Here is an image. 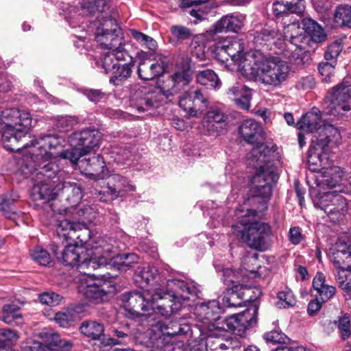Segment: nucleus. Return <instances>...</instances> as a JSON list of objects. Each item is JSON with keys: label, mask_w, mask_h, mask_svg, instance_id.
Segmentation results:
<instances>
[{"label": "nucleus", "mask_w": 351, "mask_h": 351, "mask_svg": "<svg viewBox=\"0 0 351 351\" xmlns=\"http://www.w3.org/2000/svg\"><path fill=\"white\" fill-rule=\"evenodd\" d=\"M278 298L277 306L279 308H289L293 306L296 303L295 298L290 289L279 292Z\"/></svg>", "instance_id": "53"}, {"label": "nucleus", "mask_w": 351, "mask_h": 351, "mask_svg": "<svg viewBox=\"0 0 351 351\" xmlns=\"http://www.w3.org/2000/svg\"><path fill=\"white\" fill-rule=\"evenodd\" d=\"M264 59L261 53L258 52H243L234 63L246 74H258L260 71L258 66Z\"/></svg>", "instance_id": "27"}, {"label": "nucleus", "mask_w": 351, "mask_h": 351, "mask_svg": "<svg viewBox=\"0 0 351 351\" xmlns=\"http://www.w3.org/2000/svg\"><path fill=\"white\" fill-rule=\"evenodd\" d=\"M324 123L322 118L321 111L315 107H313L310 111L302 116L297 122L296 126L300 131L304 133L317 134L319 128Z\"/></svg>", "instance_id": "24"}, {"label": "nucleus", "mask_w": 351, "mask_h": 351, "mask_svg": "<svg viewBox=\"0 0 351 351\" xmlns=\"http://www.w3.org/2000/svg\"><path fill=\"white\" fill-rule=\"evenodd\" d=\"M80 330L84 335L92 339H99L103 338L104 328V326L93 320L84 321L81 324Z\"/></svg>", "instance_id": "35"}, {"label": "nucleus", "mask_w": 351, "mask_h": 351, "mask_svg": "<svg viewBox=\"0 0 351 351\" xmlns=\"http://www.w3.org/2000/svg\"><path fill=\"white\" fill-rule=\"evenodd\" d=\"M78 292L88 301L98 304L107 301L114 287L107 282H96L88 276H83L79 280Z\"/></svg>", "instance_id": "18"}, {"label": "nucleus", "mask_w": 351, "mask_h": 351, "mask_svg": "<svg viewBox=\"0 0 351 351\" xmlns=\"http://www.w3.org/2000/svg\"><path fill=\"white\" fill-rule=\"evenodd\" d=\"M313 289L317 291V297L326 302L330 300L336 293V287L326 284V277L322 272H317L313 280Z\"/></svg>", "instance_id": "30"}, {"label": "nucleus", "mask_w": 351, "mask_h": 351, "mask_svg": "<svg viewBox=\"0 0 351 351\" xmlns=\"http://www.w3.org/2000/svg\"><path fill=\"white\" fill-rule=\"evenodd\" d=\"M17 334L14 330L6 328L0 329V348L6 346L8 342L14 341L17 340Z\"/></svg>", "instance_id": "57"}, {"label": "nucleus", "mask_w": 351, "mask_h": 351, "mask_svg": "<svg viewBox=\"0 0 351 351\" xmlns=\"http://www.w3.org/2000/svg\"><path fill=\"white\" fill-rule=\"evenodd\" d=\"M132 36L141 45L144 46L152 51H155L157 49V43L152 37L140 32L137 30H131Z\"/></svg>", "instance_id": "46"}, {"label": "nucleus", "mask_w": 351, "mask_h": 351, "mask_svg": "<svg viewBox=\"0 0 351 351\" xmlns=\"http://www.w3.org/2000/svg\"><path fill=\"white\" fill-rule=\"evenodd\" d=\"M334 21L339 26L351 27V5H340L334 13Z\"/></svg>", "instance_id": "40"}, {"label": "nucleus", "mask_w": 351, "mask_h": 351, "mask_svg": "<svg viewBox=\"0 0 351 351\" xmlns=\"http://www.w3.org/2000/svg\"><path fill=\"white\" fill-rule=\"evenodd\" d=\"M31 256L42 266H49L51 263L49 253L40 246H36L31 251Z\"/></svg>", "instance_id": "47"}, {"label": "nucleus", "mask_w": 351, "mask_h": 351, "mask_svg": "<svg viewBox=\"0 0 351 351\" xmlns=\"http://www.w3.org/2000/svg\"><path fill=\"white\" fill-rule=\"evenodd\" d=\"M206 351H225L224 339L213 335L208 336L206 340Z\"/></svg>", "instance_id": "54"}, {"label": "nucleus", "mask_w": 351, "mask_h": 351, "mask_svg": "<svg viewBox=\"0 0 351 351\" xmlns=\"http://www.w3.org/2000/svg\"><path fill=\"white\" fill-rule=\"evenodd\" d=\"M246 21L245 14L240 12L227 14L221 17L211 26L210 32L213 34L241 32Z\"/></svg>", "instance_id": "20"}, {"label": "nucleus", "mask_w": 351, "mask_h": 351, "mask_svg": "<svg viewBox=\"0 0 351 351\" xmlns=\"http://www.w3.org/2000/svg\"><path fill=\"white\" fill-rule=\"evenodd\" d=\"M80 163V167L84 169L86 175L94 180H103L108 176L104 159L99 154L81 160Z\"/></svg>", "instance_id": "22"}, {"label": "nucleus", "mask_w": 351, "mask_h": 351, "mask_svg": "<svg viewBox=\"0 0 351 351\" xmlns=\"http://www.w3.org/2000/svg\"><path fill=\"white\" fill-rule=\"evenodd\" d=\"M226 116L218 110L208 111L202 120V125L209 135L219 134L226 126Z\"/></svg>", "instance_id": "26"}, {"label": "nucleus", "mask_w": 351, "mask_h": 351, "mask_svg": "<svg viewBox=\"0 0 351 351\" xmlns=\"http://www.w3.org/2000/svg\"><path fill=\"white\" fill-rule=\"evenodd\" d=\"M20 308L15 304H5L3 307V321L12 324L16 319L21 318Z\"/></svg>", "instance_id": "48"}, {"label": "nucleus", "mask_w": 351, "mask_h": 351, "mask_svg": "<svg viewBox=\"0 0 351 351\" xmlns=\"http://www.w3.org/2000/svg\"><path fill=\"white\" fill-rule=\"evenodd\" d=\"M95 39L103 49H108L104 55L126 51L124 49L122 29L111 17H105L99 20L95 32Z\"/></svg>", "instance_id": "14"}, {"label": "nucleus", "mask_w": 351, "mask_h": 351, "mask_svg": "<svg viewBox=\"0 0 351 351\" xmlns=\"http://www.w3.org/2000/svg\"><path fill=\"white\" fill-rule=\"evenodd\" d=\"M29 130H27V137L20 143L17 145L16 151L28 147H32L33 149L30 152V158L27 162H30L35 165H43L49 162H54L57 164L56 160L51 159L53 156L49 151L56 149L62 145L64 140L56 134H47L40 136L39 138H33L29 140Z\"/></svg>", "instance_id": "10"}, {"label": "nucleus", "mask_w": 351, "mask_h": 351, "mask_svg": "<svg viewBox=\"0 0 351 351\" xmlns=\"http://www.w3.org/2000/svg\"><path fill=\"white\" fill-rule=\"evenodd\" d=\"M316 206L322 210L333 221H339L348 211L346 199L341 194L333 192L326 193L321 197Z\"/></svg>", "instance_id": "19"}, {"label": "nucleus", "mask_w": 351, "mask_h": 351, "mask_svg": "<svg viewBox=\"0 0 351 351\" xmlns=\"http://www.w3.org/2000/svg\"><path fill=\"white\" fill-rule=\"evenodd\" d=\"M57 235L63 241L71 242L75 245L88 244L92 250H95V256H101L94 247L98 240L103 237H97L94 243H92L90 230L84 225L77 222H71L66 219L59 220L56 228Z\"/></svg>", "instance_id": "15"}, {"label": "nucleus", "mask_w": 351, "mask_h": 351, "mask_svg": "<svg viewBox=\"0 0 351 351\" xmlns=\"http://www.w3.org/2000/svg\"><path fill=\"white\" fill-rule=\"evenodd\" d=\"M32 120L30 113L26 110L8 108L1 112L0 134L6 149L16 152L17 145L26 138Z\"/></svg>", "instance_id": "7"}, {"label": "nucleus", "mask_w": 351, "mask_h": 351, "mask_svg": "<svg viewBox=\"0 0 351 351\" xmlns=\"http://www.w3.org/2000/svg\"><path fill=\"white\" fill-rule=\"evenodd\" d=\"M262 132L261 125L252 119L242 121L239 128V133L245 142L250 144L256 143L250 152L252 160L260 165L253 178V183L256 194L263 198H268L272 193L271 184L278 179L276 167L274 164V160L278 157L276 153L277 147L258 143Z\"/></svg>", "instance_id": "2"}, {"label": "nucleus", "mask_w": 351, "mask_h": 351, "mask_svg": "<svg viewBox=\"0 0 351 351\" xmlns=\"http://www.w3.org/2000/svg\"><path fill=\"white\" fill-rule=\"evenodd\" d=\"M196 81L198 84L208 88H219L221 82L217 75L211 69L199 71L196 74Z\"/></svg>", "instance_id": "36"}, {"label": "nucleus", "mask_w": 351, "mask_h": 351, "mask_svg": "<svg viewBox=\"0 0 351 351\" xmlns=\"http://www.w3.org/2000/svg\"><path fill=\"white\" fill-rule=\"evenodd\" d=\"M241 289L242 287L239 286H234L231 289V293L230 295L226 297H223L222 299L223 304L227 307H239L241 306L243 302H247L249 300H255L258 297H259L261 294V292L259 289H256L257 296L254 298H245L247 295H249L251 290L249 289H245L243 292L239 293V289Z\"/></svg>", "instance_id": "31"}, {"label": "nucleus", "mask_w": 351, "mask_h": 351, "mask_svg": "<svg viewBox=\"0 0 351 351\" xmlns=\"http://www.w3.org/2000/svg\"><path fill=\"white\" fill-rule=\"evenodd\" d=\"M241 213L243 210H236V214L241 215L243 218L232 225L233 234L250 248L261 252L265 251L269 246L268 239L271 234V226L264 222L250 220L249 217L256 215L255 210L247 209L243 215Z\"/></svg>", "instance_id": "6"}, {"label": "nucleus", "mask_w": 351, "mask_h": 351, "mask_svg": "<svg viewBox=\"0 0 351 351\" xmlns=\"http://www.w3.org/2000/svg\"><path fill=\"white\" fill-rule=\"evenodd\" d=\"M64 177L59 181L60 191L65 197L71 206H76L82 197V189L80 184L64 181Z\"/></svg>", "instance_id": "29"}, {"label": "nucleus", "mask_w": 351, "mask_h": 351, "mask_svg": "<svg viewBox=\"0 0 351 351\" xmlns=\"http://www.w3.org/2000/svg\"><path fill=\"white\" fill-rule=\"evenodd\" d=\"M327 113L334 116L342 115L351 110V83L344 80L335 86L326 97Z\"/></svg>", "instance_id": "17"}, {"label": "nucleus", "mask_w": 351, "mask_h": 351, "mask_svg": "<svg viewBox=\"0 0 351 351\" xmlns=\"http://www.w3.org/2000/svg\"><path fill=\"white\" fill-rule=\"evenodd\" d=\"M193 101L196 109V115L202 113L208 106V100L200 89L191 90Z\"/></svg>", "instance_id": "50"}, {"label": "nucleus", "mask_w": 351, "mask_h": 351, "mask_svg": "<svg viewBox=\"0 0 351 351\" xmlns=\"http://www.w3.org/2000/svg\"><path fill=\"white\" fill-rule=\"evenodd\" d=\"M40 301L42 304L51 306H56L61 302L62 297L54 292H46L40 295Z\"/></svg>", "instance_id": "55"}, {"label": "nucleus", "mask_w": 351, "mask_h": 351, "mask_svg": "<svg viewBox=\"0 0 351 351\" xmlns=\"http://www.w3.org/2000/svg\"><path fill=\"white\" fill-rule=\"evenodd\" d=\"M101 67L106 74H110L109 82L119 86L129 78L132 73V58L127 51H119L117 53L104 55Z\"/></svg>", "instance_id": "13"}, {"label": "nucleus", "mask_w": 351, "mask_h": 351, "mask_svg": "<svg viewBox=\"0 0 351 351\" xmlns=\"http://www.w3.org/2000/svg\"><path fill=\"white\" fill-rule=\"evenodd\" d=\"M211 7L208 4L195 7L189 10V13L191 16L195 17L199 21H203L206 19V15L210 12Z\"/></svg>", "instance_id": "61"}, {"label": "nucleus", "mask_w": 351, "mask_h": 351, "mask_svg": "<svg viewBox=\"0 0 351 351\" xmlns=\"http://www.w3.org/2000/svg\"><path fill=\"white\" fill-rule=\"evenodd\" d=\"M282 40L288 41L291 45L295 47V49H298L301 52L309 53L311 51L309 38L304 35L299 34L289 37L287 35V37L284 36Z\"/></svg>", "instance_id": "43"}, {"label": "nucleus", "mask_w": 351, "mask_h": 351, "mask_svg": "<svg viewBox=\"0 0 351 351\" xmlns=\"http://www.w3.org/2000/svg\"><path fill=\"white\" fill-rule=\"evenodd\" d=\"M263 83L277 86L287 79L289 67L287 63L276 57L265 58L258 66Z\"/></svg>", "instance_id": "16"}, {"label": "nucleus", "mask_w": 351, "mask_h": 351, "mask_svg": "<svg viewBox=\"0 0 351 351\" xmlns=\"http://www.w3.org/2000/svg\"><path fill=\"white\" fill-rule=\"evenodd\" d=\"M284 36L287 37L286 33L284 34L280 32L276 25L266 26L260 32H257L255 36L256 42L262 44L263 42H271L277 40H282Z\"/></svg>", "instance_id": "37"}, {"label": "nucleus", "mask_w": 351, "mask_h": 351, "mask_svg": "<svg viewBox=\"0 0 351 351\" xmlns=\"http://www.w3.org/2000/svg\"><path fill=\"white\" fill-rule=\"evenodd\" d=\"M83 94L89 101L94 103L103 101L107 99V95L99 89H84Z\"/></svg>", "instance_id": "56"}, {"label": "nucleus", "mask_w": 351, "mask_h": 351, "mask_svg": "<svg viewBox=\"0 0 351 351\" xmlns=\"http://www.w3.org/2000/svg\"><path fill=\"white\" fill-rule=\"evenodd\" d=\"M272 10L277 18L287 16L289 14L287 1H276L273 3Z\"/></svg>", "instance_id": "60"}, {"label": "nucleus", "mask_w": 351, "mask_h": 351, "mask_svg": "<svg viewBox=\"0 0 351 351\" xmlns=\"http://www.w3.org/2000/svg\"><path fill=\"white\" fill-rule=\"evenodd\" d=\"M222 312V308L219 301L216 300L197 304L194 309L195 318L207 326L209 330H211V327L223 328L242 337L247 330L257 325L258 307L255 305L245 309L242 313L226 317L223 319L221 326H219V322H217L215 326V322L219 320Z\"/></svg>", "instance_id": "3"}, {"label": "nucleus", "mask_w": 351, "mask_h": 351, "mask_svg": "<svg viewBox=\"0 0 351 351\" xmlns=\"http://www.w3.org/2000/svg\"><path fill=\"white\" fill-rule=\"evenodd\" d=\"M179 106L191 117L196 116V109L191 90L184 94L179 100Z\"/></svg>", "instance_id": "52"}, {"label": "nucleus", "mask_w": 351, "mask_h": 351, "mask_svg": "<svg viewBox=\"0 0 351 351\" xmlns=\"http://www.w3.org/2000/svg\"><path fill=\"white\" fill-rule=\"evenodd\" d=\"M302 24L304 32L308 36L310 42L317 45L325 41L327 35L323 27L317 21L311 18H304Z\"/></svg>", "instance_id": "32"}, {"label": "nucleus", "mask_w": 351, "mask_h": 351, "mask_svg": "<svg viewBox=\"0 0 351 351\" xmlns=\"http://www.w3.org/2000/svg\"><path fill=\"white\" fill-rule=\"evenodd\" d=\"M158 269L149 264L144 263L139 267L135 275V280L145 285L156 279Z\"/></svg>", "instance_id": "38"}, {"label": "nucleus", "mask_w": 351, "mask_h": 351, "mask_svg": "<svg viewBox=\"0 0 351 351\" xmlns=\"http://www.w3.org/2000/svg\"><path fill=\"white\" fill-rule=\"evenodd\" d=\"M76 317L77 315L73 309H67L64 311L56 313L54 320L61 327L67 328L73 324Z\"/></svg>", "instance_id": "45"}, {"label": "nucleus", "mask_w": 351, "mask_h": 351, "mask_svg": "<svg viewBox=\"0 0 351 351\" xmlns=\"http://www.w3.org/2000/svg\"><path fill=\"white\" fill-rule=\"evenodd\" d=\"M46 343L51 350H69L72 347L71 341L62 339L58 334L54 332L47 335Z\"/></svg>", "instance_id": "42"}, {"label": "nucleus", "mask_w": 351, "mask_h": 351, "mask_svg": "<svg viewBox=\"0 0 351 351\" xmlns=\"http://www.w3.org/2000/svg\"><path fill=\"white\" fill-rule=\"evenodd\" d=\"M335 280L339 287L343 290L351 293V269L340 270L335 273Z\"/></svg>", "instance_id": "49"}, {"label": "nucleus", "mask_w": 351, "mask_h": 351, "mask_svg": "<svg viewBox=\"0 0 351 351\" xmlns=\"http://www.w3.org/2000/svg\"><path fill=\"white\" fill-rule=\"evenodd\" d=\"M166 69L167 63L162 60L156 62L143 60L138 64L137 73L139 78L144 81H148L162 75Z\"/></svg>", "instance_id": "25"}, {"label": "nucleus", "mask_w": 351, "mask_h": 351, "mask_svg": "<svg viewBox=\"0 0 351 351\" xmlns=\"http://www.w3.org/2000/svg\"><path fill=\"white\" fill-rule=\"evenodd\" d=\"M193 71L189 66L176 71L168 79H167L160 89H156L148 92L141 99L138 111H147L150 109L159 107L162 103L163 97L167 99L174 95L187 86L192 80Z\"/></svg>", "instance_id": "8"}, {"label": "nucleus", "mask_w": 351, "mask_h": 351, "mask_svg": "<svg viewBox=\"0 0 351 351\" xmlns=\"http://www.w3.org/2000/svg\"><path fill=\"white\" fill-rule=\"evenodd\" d=\"M112 336L104 335L101 343L104 346H113L121 344H128L132 341L133 337L128 328L118 329L112 328L111 329Z\"/></svg>", "instance_id": "33"}, {"label": "nucleus", "mask_w": 351, "mask_h": 351, "mask_svg": "<svg viewBox=\"0 0 351 351\" xmlns=\"http://www.w3.org/2000/svg\"><path fill=\"white\" fill-rule=\"evenodd\" d=\"M177 311L178 310L171 312L167 316L162 315L165 320L156 317L154 322L149 324L148 329L145 332H139L136 338L141 339V343H145L155 351H173L174 348L171 338L176 335L186 334L190 330L188 324H182L177 321H169L167 318Z\"/></svg>", "instance_id": "5"}, {"label": "nucleus", "mask_w": 351, "mask_h": 351, "mask_svg": "<svg viewBox=\"0 0 351 351\" xmlns=\"http://www.w3.org/2000/svg\"><path fill=\"white\" fill-rule=\"evenodd\" d=\"M350 317L344 315L343 317L339 319L337 322L338 329L339 330L341 337L343 339H346L350 335Z\"/></svg>", "instance_id": "58"}, {"label": "nucleus", "mask_w": 351, "mask_h": 351, "mask_svg": "<svg viewBox=\"0 0 351 351\" xmlns=\"http://www.w3.org/2000/svg\"><path fill=\"white\" fill-rule=\"evenodd\" d=\"M170 32L172 36L180 42L189 39L193 35L191 29L180 25L171 26Z\"/></svg>", "instance_id": "51"}, {"label": "nucleus", "mask_w": 351, "mask_h": 351, "mask_svg": "<svg viewBox=\"0 0 351 351\" xmlns=\"http://www.w3.org/2000/svg\"><path fill=\"white\" fill-rule=\"evenodd\" d=\"M77 206V214L80 217H83L84 219L91 221L95 217L96 212L92 206L88 204H79Z\"/></svg>", "instance_id": "59"}, {"label": "nucleus", "mask_w": 351, "mask_h": 351, "mask_svg": "<svg viewBox=\"0 0 351 351\" xmlns=\"http://www.w3.org/2000/svg\"><path fill=\"white\" fill-rule=\"evenodd\" d=\"M230 92L234 95L238 93L241 94L239 97L234 99L235 103L241 109L246 110L250 108V101L252 99V90L250 88H247L245 86H243L241 88L236 86L231 88L230 89Z\"/></svg>", "instance_id": "39"}, {"label": "nucleus", "mask_w": 351, "mask_h": 351, "mask_svg": "<svg viewBox=\"0 0 351 351\" xmlns=\"http://www.w3.org/2000/svg\"><path fill=\"white\" fill-rule=\"evenodd\" d=\"M342 45L340 42L335 41L330 45L324 53V58L326 60H331L337 58L342 51Z\"/></svg>", "instance_id": "63"}, {"label": "nucleus", "mask_w": 351, "mask_h": 351, "mask_svg": "<svg viewBox=\"0 0 351 351\" xmlns=\"http://www.w3.org/2000/svg\"><path fill=\"white\" fill-rule=\"evenodd\" d=\"M289 240L291 244L297 245L304 239L301 228L298 226L291 227L289 231Z\"/></svg>", "instance_id": "64"}, {"label": "nucleus", "mask_w": 351, "mask_h": 351, "mask_svg": "<svg viewBox=\"0 0 351 351\" xmlns=\"http://www.w3.org/2000/svg\"><path fill=\"white\" fill-rule=\"evenodd\" d=\"M332 250L330 261L336 267L334 274L340 270L351 269V245L339 241Z\"/></svg>", "instance_id": "23"}, {"label": "nucleus", "mask_w": 351, "mask_h": 351, "mask_svg": "<svg viewBox=\"0 0 351 351\" xmlns=\"http://www.w3.org/2000/svg\"><path fill=\"white\" fill-rule=\"evenodd\" d=\"M97 243L99 244L94 247L101 256L88 262V265L93 269L106 267L126 271L139 262L140 258L135 253H122L112 256V254L115 252V247L106 239H99Z\"/></svg>", "instance_id": "9"}, {"label": "nucleus", "mask_w": 351, "mask_h": 351, "mask_svg": "<svg viewBox=\"0 0 351 351\" xmlns=\"http://www.w3.org/2000/svg\"><path fill=\"white\" fill-rule=\"evenodd\" d=\"M68 244L65 247V249L62 252V263L65 265L69 266H81L86 265L88 267L92 268L90 266L88 265V261L85 260L84 262L82 263L81 265H80V252L77 245H73L71 242H67ZM97 257H95L97 258ZM92 259H95V258H92ZM91 260V258H90Z\"/></svg>", "instance_id": "34"}, {"label": "nucleus", "mask_w": 351, "mask_h": 351, "mask_svg": "<svg viewBox=\"0 0 351 351\" xmlns=\"http://www.w3.org/2000/svg\"><path fill=\"white\" fill-rule=\"evenodd\" d=\"M315 138L308 151V161L309 163L322 166L324 165V160L327 159L328 147L339 144L341 136L337 128L324 123L317 134H315Z\"/></svg>", "instance_id": "12"}, {"label": "nucleus", "mask_w": 351, "mask_h": 351, "mask_svg": "<svg viewBox=\"0 0 351 351\" xmlns=\"http://www.w3.org/2000/svg\"><path fill=\"white\" fill-rule=\"evenodd\" d=\"M18 197V196H15L14 198L5 197L1 203V210L5 217L13 221H15L21 215V213L16 211L13 206V202Z\"/></svg>", "instance_id": "44"}, {"label": "nucleus", "mask_w": 351, "mask_h": 351, "mask_svg": "<svg viewBox=\"0 0 351 351\" xmlns=\"http://www.w3.org/2000/svg\"><path fill=\"white\" fill-rule=\"evenodd\" d=\"M101 133L95 129H86L71 134L68 138L71 147L58 154L62 159H67L72 164H77L80 158L90 154L99 146Z\"/></svg>", "instance_id": "11"}, {"label": "nucleus", "mask_w": 351, "mask_h": 351, "mask_svg": "<svg viewBox=\"0 0 351 351\" xmlns=\"http://www.w3.org/2000/svg\"><path fill=\"white\" fill-rule=\"evenodd\" d=\"M169 289L167 292L156 289L152 295L147 292L132 291L122 295V301L125 309L134 318L141 317L149 325L152 321L156 320V313L153 304L158 300L162 301L157 306V313L167 316L169 313L182 308L181 300H189V295L197 296L200 293L199 286L193 281L186 282L178 279H170L167 282Z\"/></svg>", "instance_id": "1"}, {"label": "nucleus", "mask_w": 351, "mask_h": 351, "mask_svg": "<svg viewBox=\"0 0 351 351\" xmlns=\"http://www.w3.org/2000/svg\"><path fill=\"white\" fill-rule=\"evenodd\" d=\"M243 43L240 39L235 36H228L217 43L215 53L222 62L228 60V57H230L235 62L243 52Z\"/></svg>", "instance_id": "21"}, {"label": "nucleus", "mask_w": 351, "mask_h": 351, "mask_svg": "<svg viewBox=\"0 0 351 351\" xmlns=\"http://www.w3.org/2000/svg\"><path fill=\"white\" fill-rule=\"evenodd\" d=\"M78 123V118L75 116H57L53 120L55 130L59 132H67Z\"/></svg>", "instance_id": "41"}, {"label": "nucleus", "mask_w": 351, "mask_h": 351, "mask_svg": "<svg viewBox=\"0 0 351 351\" xmlns=\"http://www.w3.org/2000/svg\"><path fill=\"white\" fill-rule=\"evenodd\" d=\"M263 337L267 342L278 343H285L287 339V337L283 332L277 330L266 332L264 334Z\"/></svg>", "instance_id": "62"}, {"label": "nucleus", "mask_w": 351, "mask_h": 351, "mask_svg": "<svg viewBox=\"0 0 351 351\" xmlns=\"http://www.w3.org/2000/svg\"><path fill=\"white\" fill-rule=\"evenodd\" d=\"M107 189H111L112 197H120L128 192L135 191L136 186L126 178L119 174H112L108 178Z\"/></svg>", "instance_id": "28"}, {"label": "nucleus", "mask_w": 351, "mask_h": 351, "mask_svg": "<svg viewBox=\"0 0 351 351\" xmlns=\"http://www.w3.org/2000/svg\"><path fill=\"white\" fill-rule=\"evenodd\" d=\"M25 167L31 173L34 182L31 193L32 199L43 203L56 199L60 192L58 182L65 176V171L54 162L42 166L26 162Z\"/></svg>", "instance_id": "4"}]
</instances>
